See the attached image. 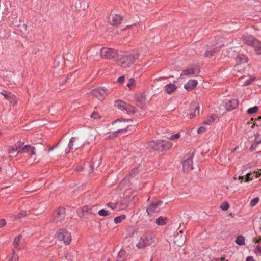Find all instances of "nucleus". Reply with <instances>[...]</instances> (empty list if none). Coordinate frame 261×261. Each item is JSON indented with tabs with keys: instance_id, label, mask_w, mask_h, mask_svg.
I'll list each match as a JSON object with an SVG mask.
<instances>
[{
	"instance_id": "bb28decb",
	"label": "nucleus",
	"mask_w": 261,
	"mask_h": 261,
	"mask_svg": "<svg viewBox=\"0 0 261 261\" xmlns=\"http://www.w3.org/2000/svg\"><path fill=\"white\" fill-rule=\"evenodd\" d=\"M167 219L166 217L160 216L156 220V223L158 225L163 226L167 223Z\"/></svg>"
},
{
	"instance_id": "72a5a7b5",
	"label": "nucleus",
	"mask_w": 261,
	"mask_h": 261,
	"mask_svg": "<svg viewBox=\"0 0 261 261\" xmlns=\"http://www.w3.org/2000/svg\"><path fill=\"white\" fill-rule=\"evenodd\" d=\"M110 212L104 209H101L98 212V215L102 217L108 216L110 214Z\"/></svg>"
},
{
	"instance_id": "1a4fd4ad",
	"label": "nucleus",
	"mask_w": 261,
	"mask_h": 261,
	"mask_svg": "<svg viewBox=\"0 0 261 261\" xmlns=\"http://www.w3.org/2000/svg\"><path fill=\"white\" fill-rule=\"evenodd\" d=\"M97 211L96 207L93 206V207H90L88 206H84L81 208H79L77 211L78 216L82 218L84 217L87 214L90 213L93 214L94 212Z\"/></svg>"
},
{
	"instance_id": "13d9d810",
	"label": "nucleus",
	"mask_w": 261,
	"mask_h": 261,
	"mask_svg": "<svg viewBox=\"0 0 261 261\" xmlns=\"http://www.w3.org/2000/svg\"><path fill=\"white\" fill-rule=\"evenodd\" d=\"M250 150H254V145H252L251 146V147H250Z\"/></svg>"
},
{
	"instance_id": "7ed1b4c3",
	"label": "nucleus",
	"mask_w": 261,
	"mask_h": 261,
	"mask_svg": "<svg viewBox=\"0 0 261 261\" xmlns=\"http://www.w3.org/2000/svg\"><path fill=\"white\" fill-rule=\"evenodd\" d=\"M148 146L155 151H163L169 149L172 146V144L166 140H159L153 141L148 143Z\"/></svg>"
},
{
	"instance_id": "4468645a",
	"label": "nucleus",
	"mask_w": 261,
	"mask_h": 261,
	"mask_svg": "<svg viewBox=\"0 0 261 261\" xmlns=\"http://www.w3.org/2000/svg\"><path fill=\"white\" fill-rule=\"evenodd\" d=\"M199 114V106L198 104L194 102L191 105L190 117L191 119H193Z\"/></svg>"
},
{
	"instance_id": "69168bd1",
	"label": "nucleus",
	"mask_w": 261,
	"mask_h": 261,
	"mask_svg": "<svg viewBox=\"0 0 261 261\" xmlns=\"http://www.w3.org/2000/svg\"><path fill=\"white\" fill-rule=\"evenodd\" d=\"M2 149L0 148V152H2ZM2 153H3V152H2Z\"/></svg>"
},
{
	"instance_id": "ddd939ff",
	"label": "nucleus",
	"mask_w": 261,
	"mask_h": 261,
	"mask_svg": "<svg viewBox=\"0 0 261 261\" xmlns=\"http://www.w3.org/2000/svg\"><path fill=\"white\" fill-rule=\"evenodd\" d=\"M122 17L118 14H112L109 17V21L111 25H117L121 23Z\"/></svg>"
},
{
	"instance_id": "39448f33",
	"label": "nucleus",
	"mask_w": 261,
	"mask_h": 261,
	"mask_svg": "<svg viewBox=\"0 0 261 261\" xmlns=\"http://www.w3.org/2000/svg\"><path fill=\"white\" fill-rule=\"evenodd\" d=\"M56 235L59 241L63 242L66 245L69 244L71 241V234L67 230L59 229Z\"/></svg>"
},
{
	"instance_id": "49530a36",
	"label": "nucleus",
	"mask_w": 261,
	"mask_h": 261,
	"mask_svg": "<svg viewBox=\"0 0 261 261\" xmlns=\"http://www.w3.org/2000/svg\"><path fill=\"white\" fill-rule=\"evenodd\" d=\"M251 175V173H248L246 175V177L245 178V181L247 182L249 180H251L252 179V177H251L250 176Z\"/></svg>"
},
{
	"instance_id": "8fccbe9b",
	"label": "nucleus",
	"mask_w": 261,
	"mask_h": 261,
	"mask_svg": "<svg viewBox=\"0 0 261 261\" xmlns=\"http://www.w3.org/2000/svg\"><path fill=\"white\" fill-rule=\"evenodd\" d=\"M125 81V76H122L119 77L117 80V82L119 84L123 83Z\"/></svg>"
},
{
	"instance_id": "6ab92c4d",
	"label": "nucleus",
	"mask_w": 261,
	"mask_h": 261,
	"mask_svg": "<svg viewBox=\"0 0 261 261\" xmlns=\"http://www.w3.org/2000/svg\"><path fill=\"white\" fill-rule=\"evenodd\" d=\"M197 84L198 82L197 80H190L185 84L184 88L186 90L190 91L194 89L195 87L197 86Z\"/></svg>"
},
{
	"instance_id": "412c9836",
	"label": "nucleus",
	"mask_w": 261,
	"mask_h": 261,
	"mask_svg": "<svg viewBox=\"0 0 261 261\" xmlns=\"http://www.w3.org/2000/svg\"><path fill=\"white\" fill-rule=\"evenodd\" d=\"M245 42L247 44L250 46H255L256 44L258 43V41L255 39L252 36H247L244 39Z\"/></svg>"
},
{
	"instance_id": "6e6552de",
	"label": "nucleus",
	"mask_w": 261,
	"mask_h": 261,
	"mask_svg": "<svg viewBox=\"0 0 261 261\" xmlns=\"http://www.w3.org/2000/svg\"><path fill=\"white\" fill-rule=\"evenodd\" d=\"M117 54L116 50L108 47H103L100 50V56L106 59H112Z\"/></svg>"
},
{
	"instance_id": "20e7f679",
	"label": "nucleus",
	"mask_w": 261,
	"mask_h": 261,
	"mask_svg": "<svg viewBox=\"0 0 261 261\" xmlns=\"http://www.w3.org/2000/svg\"><path fill=\"white\" fill-rule=\"evenodd\" d=\"M153 234L151 232L144 233L141 238L137 244L139 248H143L147 246L150 245L154 242Z\"/></svg>"
},
{
	"instance_id": "6e6d98bb",
	"label": "nucleus",
	"mask_w": 261,
	"mask_h": 261,
	"mask_svg": "<svg viewBox=\"0 0 261 261\" xmlns=\"http://www.w3.org/2000/svg\"><path fill=\"white\" fill-rule=\"evenodd\" d=\"M217 261H228V260H226L224 257L221 258L220 259H218Z\"/></svg>"
},
{
	"instance_id": "9d476101",
	"label": "nucleus",
	"mask_w": 261,
	"mask_h": 261,
	"mask_svg": "<svg viewBox=\"0 0 261 261\" xmlns=\"http://www.w3.org/2000/svg\"><path fill=\"white\" fill-rule=\"evenodd\" d=\"M65 210L63 207H59L54 214L53 221L57 223L62 221L65 217Z\"/></svg>"
},
{
	"instance_id": "680f3d73",
	"label": "nucleus",
	"mask_w": 261,
	"mask_h": 261,
	"mask_svg": "<svg viewBox=\"0 0 261 261\" xmlns=\"http://www.w3.org/2000/svg\"><path fill=\"white\" fill-rule=\"evenodd\" d=\"M182 232H183V231H182V230H180V231H179V233H180V234H182Z\"/></svg>"
},
{
	"instance_id": "4d7b16f0",
	"label": "nucleus",
	"mask_w": 261,
	"mask_h": 261,
	"mask_svg": "<svg viewBox=\"0 0 261 261\" xmlns=\"http://www.w3.org/2000/svg\"><path fill=\"white\" fill-rule=\"evenodd\" d=\"M244 178L243 176H239L238 179L241 180V182H242L243 179Z\"/></svg>"
},
{
	"instance_id": "cd10ccee",
	"label": "nucleus",
	"mask_w": 261,
	"mask_h": 261,
	"mask_svg": "<svg viewBox=\"0 0 261 261\" xmlns=\"http://www.w3.org/2000/svg\"><path fill=\"white\" fill-rule=\"evenodd\" d=\"M125 111L128 114H134L136 112V108L130 105L127 104Z\"/></svg>"
},
{
	"instance_id": "2f4dec72",
	"label": "nucleus",
	"mask_w": 261,
	"mask_h": 261,
	"mask_svg": "<svg viewBox=\"0 0 261 261\" xmlns=\"http://www.w3.org/2000/svg\"><path fill=\"white\" fill-rule=\"evenodd\" d=\"M218 47H216L214 48L213 50L206 51L204 54V56L207 58H211L214 56L215 53L218 51Z\"/></svg>"
},
{
	"instance_id": "864d4df0",
	"label": "nucleus",
	"mask_w": 261,
	"mask_h": 261,
	"mask_svg": "<svg viewBox=\"0 0 261 261\" xmlns=\"http://www.w3.org/2000/svg\"><path fill=\"white\" fill-rule=\"evenodd\" d=\"M253 241L255 243H258L261 242V238H259L258 239H257L255 238V239H253Z\"/></svg>"
},
{
	"instance_id": "c03bdc74",
	"label": "nucleus",
	"mask_w": 261,
	"mask_h": 261,
	"mask_svg": "<svg viewBox=\"0 0 261 261\" xmlns=\"http://www.w3.org/2000/svg\"><path fill=\"white\" fill-rule=\"evenodd\" d=\"M229 207V204L227 202H223L220 208L222 209L223 210L226 211L227 210Z\"/></svg>"
},
{
	"instance_id": "423d86ee",
	"label": "nucleus",
	"mask_w": 261,
	"mask_h": 261,
	"mask_svg": "<svg viewBox=\"0 0 261 261\" xmlns=\"http://www.w3.org/2000/svg\"><path fill=\"white\" fill-rule=\"evenodd\" d=\"M110 90L105 89L103 87H100L98 89H94L91 91L92 94L100 101L103 100L105 96L110 93Z\"/></svg>"
},
{
	"instance_id": "338daca9",
	"label": "nucleus",
	"mask_w": 261,
	"mask_h": 261,
	"mask_svg": "<svg viewBox=\"0 0 261 261\" xmlns=\"http://www.w3.org/2000/svg\"><path fill=\"white\" fill-rule=\"evenodd\" d=\"M253 119L252 118L250 121H253Z\"/></svg>"
},
{
	"instance_id": "f257e3e1",
	"label": "nucleus",
	"mask_w": 261,
	"mask_h": 261,
	"mask_svg": "<svg viewBox=\"0 0 261 261\" xmlns=\"http://www.w3.org/2000/svg\"><path fill=\"white\" fill-rule=\"evenodd\" d=\"M139 56V54L137 52L123 55L118 60V64L124 68L129 67L135 62Z\"/></svg>"
},
{
	"instance_id": "dca6fc26",
	"label": "nucleus",
	"mask_w": 261,
	"mask_h": 261,
	"mask_svg": "<svg viewBox=\"0 0 261 261\" xmlns=\"http://www.w3.org/2000/svg\"><path fill=\"white\" fill-rule=\"evenodd\" d=\"M161 202H154L150 204L147 209V212L149 216H152L158 212L157 208L160 205Z\"/></svg>"
},
{
	"instance_id": "3c124183",
	"label": "nucleus",
	"mask_w": 261,
	"mask_h": 261,
	"mask_svg": "<svg viewBox=\"0 0 261 261\" xmlns=\"http://www.w3.org/2000/svg\"><path fill=\"white\" fill-rule=\"evenodd\" d=\"M205 130V128L204 127H200L197 130L198 133H200L202 132H204Z\"/></svg>"
},
{
	"instance_id": "4be33fe9",
	"label": "nucleus",
	"mask_w": 261,
	"mask_h": 261,
	"mask_svg": "<svg viewBox=\"0 0 261 261\" xmlns=\"http://www.w3.org/2000/svg\"><path fill=\"white\" fill-rule=\"evenodd\" d=\"M174 242L176 245L180 246L184 244L185 239L182 235L179 236V233H177L174 237Z\"/></svg>"
},
{
	"instance_id": "603ef678",
	"label": "nucleus",
	"mask_w": 261,
	"mask_h": 261,
	"mask_svg": "<svg viewBox=\"0 0 261 261\" xmlns=\"http://www.w3.org/2000/svg\"><path fill=\"white\" fill-rule=\"evenodd\" d=\"M246 261H254V260L252 257L248 256L246 258Z\"/></svg>"
},
{
	"instance_id": "e433bc0d",
	"label": "nucleus",
	"mask_w": 261,
	"mask_h": 261,
	"mask_svg": "<svg viewBox=\"0 0 261 261\" xmlns=\"http://www.w3.org/2000/svg\"><path fill=\"white\" fill-rule=\"evenodd\" d=\"M258 110V107L257 106H255L252 108H250L247 110V113L249 114H252L253 113H256Z\"/></svg>"
},
{
	"instance_id": "5701e85b",
	"label": "nucleus",
	"mask_w": 261,
	"mask_h": 261,
	"mask_svg": "<svg viewBox=\"0 0 261 261\" xmlns=\"http://www.w3.org/2000/svg\"><path fill=\"white\" fill-rule=\"evenodd\" d=\"M1 94L4 96L6 99L9 100L11 102H14L15 104L17 103L16 97L14 95H12L10 93L7 94L5 91L0 93Z\"/></svg>"
},
{
	"instance_id": "0eeeda50",
	"label": "nucleus",
	"mask_w": 261,
	"mask_h": 261,
	"mask_svg": "<svg viewBox=\"0 0 261 261\" xmlns=\"http://www.w3.org/2000/svg\"><path fill=\"white\" fill-rule=\"evenodd\" d=\"M182 166L184 170L186 172H188L193 169L192 153L187 154L184 157Z\"/></svg>"
},
{
	"instance_id": "a18cd8bd",
	"label": "nucleus",
	"mask_w": 261,
	"mask_h": 261,
	"mask_svg": "<svg viewBox=\"0 0 261 261\" xmlns=\"http://www.w3.org/2000/svg\"><path fill=\"white\" fill-rule=\"evenodd\" d=\"M91 117L94 119H97L100 118L99 115L96 112H93L91 115Z\"/></svg>"
},
{
	"instance_id": "a878e982",
	"label": "nucleus",
	"mask_w": 261,
	"mask_h": 261,
	"mask_svg": "<svg viewBox=\"0 0 261 261\" xmlns=\"http://www.w3.org/2000/svg\"><path fill=\"white\" fill-rule=\"evenodd\" d=\"M218 116L216 114H212L211 116L206 118L204 121V124L206 125H210L212 122L217 119Z\"/></svg>"
},
{
	"instance_id": "79ce46f5",
	"label": "nucleus",
	"mask_w": 261,
	"mask_h": 261,
	"mask_svg": "<svg viewBox=\"0 0 261 261\" xmlns=\"http://www.w3.org/2000/svg\"><path fill=\"white\" fill-rule=\"evenodd\" d=\"M180 134L179 133H178L174 135H171L168 139L170 140H176L180 138Z\"/></svg>"
},
{
	"instance_id": "b1692460",
	"label": "nucleus",
	"mask_w": 261,
	"mask_h": 261,
	"mask_svg": "<svg viewBox=\"0 0 261 261\" xmlns=\"http://www.w3.org/2000/svg\"><path fill=\"white\" fill-rule=\"evenodd\" d=\"M164 88L165 90L168 94H171L177 89L176 85L173 84H168Z\"/></svg>"
},
{
	"instance_id": "f704fd0d",
	"label": "nucleus",
	"mask_w": 261,
	"mask_h": 261,
	"mask_svg": "<svg viewBox=\"0 0 261 261\" xmlns=\"http://www.w3.org/2000/svg\"><path fill=\"white\" fill-rule=\"evenodd\" d=\"M254 47L255 52L258 55H261V42L258 41Z\"/></svg>"
},
{
	"instance_id": "bf43d9fd",
	"label": "nucleus",
	"mask_w": 261,
	"mask_h": 261,
	"mask_svg": "<svg viewBox=\"0 0 261 261\" xmlns=\"http://www.w3.org/2000/svg\"><path fill=\"white\" fill-rule=\"evenodd\" d=\"M258 249L260 251H261V246H258Z\"/></svg>"
},
{
	"instance_id": "7c9ffc66",
	"label": "nucleus",
	"mask_w": 261,
	"mask_h": 261,
	"mask_svg": "<svg viewBox=\"0 0 261 261\" xmlns=\"http://www.w3.org/2000/svg\"><path fill=\"white\" fill-rule=\"evenodd\" d=\"M235 242L240 246L243 245L245 244V238L242 235L239 236L235 240Z\"/></svg>"
},
{
	"instance_id": "774afa93",
	"label": "nucleus",
	"mask_w": 261,
	"mask_h": 261,
	"mask_svg": "<svg viewBox=\"0 0 261 261\" xmlns=\"http://www.w3.org/2000/svg\"><path fill=\"white\" fill-rule=\"evenodd\" d=\"M254 124H253L252 125V126H251V127H253V126H254Z\"/></svg>"
},
{
	"instance_id": "2eb2a0df",
	"label": "nucleus",
	"mask_w": 261,
	"mask_h": 261,
	"mask_svg": "<svg viewBox=\"0 0 261 261\" xmlns=\"http://www.w3.org/2000/svg\"><path fill=\"white\" fill-rule=\"evenodd\" d=\"M146 99L144 94L138 96L136 98V105L141 109H145Z\"/></svg>"
},
{
	"instance_id": "e2e57ef3",
	"label": "nucleus",
	"mask_w": 261,
	"mask_h": 261,
	"mask_svg": "<svg viewBox=\"0 0 261 261\" xmlns=\"http://www.w3.org/2000/svg\"><path fill=\"white\" fill-rule=\"evenodd\" d=\"M260 119H261V116L258 117V120H260Z\"/></svg>"
},
{
	"instance_id": "a211bd4d",
	"label": "nucleus",
	"mask_w": 261,
	"mask_h": 261,
	"mask_svg": "<svg viewBox=\"0 0 261 261\" xmlns=\"http://www.w3.org/2000/svg\"><path fill=\"white\" fill-rule=\"evenodd\" d=\"M238 105V101L237 99H233L228 100L225 103V108L227 111H231L236 108Z\"/></svg>"
},
{
	"instance_id": "f3484780",
	"label": "nucleus",
	"mask_w": 261,
	"mask_h": 261,
	"mask_svg": "<svg viewBox=\"0 0 261 261\" xmlns=\"http://www.w3.org/2000/svg\"><path fill=\"white\" fill-rule=\"evenodd\" d=\"M235 60L236 63L235 68L238 69L240 65L245 63L248 61V59L245 55L241 54L236 57Z\"/></svg>"
},
{
	"instance_id": "f03ea898",
	"label": "nucleus",
	"mask_w": 261,
	"mask_h": 261,
	"mask_svg": "<svg viewBox=\"0 0 261 261\" xmlns=\"http://www.w3.org/2000/svg\"><path fill=\"white\" fill-rule=\"evenodd\" d=\"M131 122L130 120H118L115 121L113 125L116 130L113 133L114 136H116L118 133H123L127 130H133L135 127L130 124Z\"/></svg>"
},
{
	"instance_id": "37998d69",
	"label": "nucleus",
	"mask_w": 261,
	"mask_h": 261,
	"mask_svg": "<svg viewBox=\"0 0 261 261\" xmlns=\"http://www.w3.org/2000/svg\"><path fill=\"white\" fill-rule=\"evenodd\" d=\"M21 236L19 235L17 238H15L14 241V245L15 248H17L19 244V240L21 238Z\"/></svg>"
},
{
	"instance_id": "a19ab883",
	"label": "nucleus",
	"mask_w": 261,
	"mask_h": 261,
	"mask_svg": "<svg viewBox=\"0 0 261 261\" xmlns=\"http://www.w3.org/2000/svg\"><path fill=\"white\" fill-rule=\"evenodd\" d=\"M135 85V81L134 79H130L128 81V82L127 84V86L129 88H132L133 87H134Z\"/></svg>"
},
{
	"instance_id": "9b49d317",
	"label": "nucleus",
	"mask_w": 261,
	"mask_h": 261,
	"mask_svg": "<svg viewBox=\"0 0 261 261\" xmlns=\"http://www.w3.org/2000/svg\"><path fill=\"white\" fill-rule=\"evenodd\" d=\"M18 153H28L29 155L32 156L33 155H35V147L29 145H26L25 146H20V149L18 150Z\"/></svg>"
},
{
	"instance_id": "f8f14e48",
	"label": "nucleus",
	"mask_w": 261,
	"mask_h": 261,
	"mask_svg": "<svg viewBox=\"0 0 261 261\" xmlns=\"http://www.w3.org/2000/svg\"><path fill=\"white\" fill-rule=\"evenodd\" d=\"M200 72L199 68L197 67H190L184 70L181 74V76L185 75L191 76L193 75L196 76Z\"/></svg>"
},
{
	"instance_id": "c756f323",
	"label": "nucleus",
	"mask_w": 261,
	"mask_h": 261,
	"mask_svg": "<svg viewBox=\"0 0 261 261\" xmlns=\"http://www.w3.org/2000/svg\"><path fill=\"white\" fill-rule=\"evenodd\" d=\"M27 214H27V212L26 211H22L19 214H18L16 215H14L12 217V220L14 221L16 219H20V218H21L22 217H24L25 216H27Z\"/></svg>"
},
{
	"instance_id": "5fc2aeb1",
	"label": "nucleus",
	"mask_w": 261,
	"mask_h": 261,
	"mask_svg": "<svg viewBox=\"0 0 261 261\" xmlns=\"http://www.w3.org/2000/svg\"><path fill=\"white\" fill-rule=\"evenodd\" d=\"M253 174H255V177L256 178H258L260 175H261V173H258V172H254L253 173Z\"/></svg>"
},
{
	"instance_id": "0e129e2a",
	"label": "nucleus",
	"mask_w": 261,
	"mask_h": 261,
	"mask_svg": "<svg viewBox=\"0 0 261 261\" xmlns=\"http://www.w3.org/2000/svg\"><path fill=\"white\" fill-rule=\"evenodd\" d=\"M82 169V168H79V170H78L79 171H81Z\"/></svg>"
},
{
	"instance_id": "09e8293b",
	"label": "nucleus",
	"mask_w": 261,
	"mask_h": 261,
	"mask_svg": "<svg viewBox=\"0 0 261 261\" xmlns=\"http://www.w3.org/2000/svg\"><path fill=\"white\" fill-rule=\"evenodd\" d=\"M6 225V222L5 219H0V228L4 227Z\"/></svg>"
},
{
	"instance_id": "473e14b6",
	"label": "nucleus",
	"mask_w": 261,
	"mask_h": 261,
	"mask_svg": "<svg viewBox=\"0 0 261 261\" xmlns=\"http://www.w3.org/2000/svg\"><path fill=\"white\" fill-rule=\"evenodd\" d=\"M75 138L72 137L69 141V143L68 144V148L66 150V153H68L70 150L72 149V146H73V143L75 141Z\"/></svg>"
},
{
	"instance_id": "052dcab7",
	"label": "nucleus",
	"mask_w": 261,
	"mask_h": 261,
	"mask_svg": "<svg viewBox=\"0 0 261 261\" xmlns=\"http://www.w3.org/2000/svg\"><path fill=\"white\" fill-rule=\"evenodd\" d=\"M237 149V148H235L234 149H233L232 150V152H233L234 151H235Z\"/></svg>"
},
{
	"instance_id": "58836bf2",
	"label": "nucleus",
	"mask_w": 261,
	"mask_h": 261,
	"mask_svg": "<svg viewBox=\"0 0 261 261\" xmlns=\"http://www.w3.org/2000/svg\"><path fill=\"white\" fill-rule=\"evenodd\" d=\"M259 201V198L258 197H256L253 199H252L250 202V205L251 207H253L256 205Z\"/></svg>"
},
{
	"instance_id": "393cba45",
	"label": "nucleus",
	"mask_w": 261,
	"mask_h": 261,
	"mask_svg": "<svg viewBox=\"0 0 261 261\" xmlns=\"http://www.w3.org/2000/svg\"><path fill=\"white\" fill-rule=\"evenodd\" d=\"M127 103L121 100H116L115 102V106L121 111H125Z\"/></svg>"
},
{
	"instance_id": "de8ad7c7",
	"label": "nucleus",
	"mask_w": 261,
	"mask_h": 261,
	"mask_svg": "<svg viewBox=\"0 0 261 261\" xmlns=\"http://www.w3.org/2000/svg\"><path fill=\"white\" fill-rule=\"evenodd\" d=\"M11 259L12 260V261H18V255L14 253L11 257Z\"/></svg>"
},
{
	"instance_id": "aec40b11",
	"label": "nucleus",
	"mask_w": 261,
	"mask_h": 261,
	"mask_svg": "<svg viewBox=\"0 0 261 261\" xmlns=\"http://www.w3.org/2000/svg\"><path fill=\"white\" fill-rule=\"evenodd\" d=\"M19 149L20 145L14 146H6L4 148V151L6 152L8 154H12L16 151H17V153H18V150Z\"/></svg>"
},
{
	"instance_id": "c9c22d12",
	"label": "nucleus",
	"mask_w": 261,
	"mask_h": 261,
	"mask_svg": "<svg viewBox=\"0 0 261 261\" xmlns=\"http://www.w3.org/2000/svg\"><path fill=\"white\" fill-rule=\"evenodd\" d=\"M125 215H121L120 216L116 217L114 219V222L116 224L120 223L122 220L125 219Z\"/></svg>"
},
{
	"instance_id": "c85d7f7f",
	"label": "nucleus",
	"mask_w": 261,
	"mask_h": 261,
	"mask_svg": "<svg viewBox=\"0 0 261 261\" xmlns=\"http://www.w3.org/2000/svg\"><path fill=\"white\" fill-rule=\"evenodd\" d=\"M244 77H241L239 79V82L241 84H242V86H247L251 83H252L254 81V78L253 77H250L249 79L246 80L244 83L242 82V80L243 79H244Z\"/></svg>"
},
{
	"instance_id": "4c0bfd02",
	"label": "nucleus",
	"mask_w": 261,
	"mask_h": 261,
	"mask_svg": "<svg viewBox=\"0 0 261 261\" xmlns=\"http://www.w3.org/2000/svg\"><path fill=\"white\" fill-rule=\"evenodd\" d=\"M75 253L73 250L71 251L68 252L65 255V257L68 260H72V256L73 255H74Z\"/></svg>"
},
{
	"instance_id": "ea45409f",
	"label": "nucleus",
	"mask_w": 261,
	"mask_h": 261,
	"mask_svg": "<svg viewBox=\"0 0 261 261\" xmlns=\"http://www.w3.org/2000/svg\"><path fill=\"white\" fill-rule=\"evenodd\" d=\"M107 206L112 210H115L117 208V203H116L110 202L107 203Z\"/></svg>"
}]
</instances>
